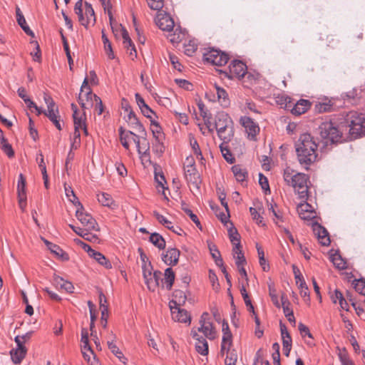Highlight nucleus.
<instances>
[{"instance_id": "nucleus-1", "label": "nucleus", "mask_w": 365, "mask_h": 365, "mask_svg": "<svg viewBox=\"0 0 365 365\" xmlns=\"http://www.w3.org/2000/svg\"><path fill=\"white\" fill-rule=\"evenodd\" d=\"M295 148L299 163L308 170L317 158V144L314 138L309 133L302 134L295 144Z\"/></svg>"}, {"instance_id": "nucleus-2", "label": "nucleus", "mask_w": 365, "mask_h": 365, "mask_svg": "<svg viewBox=\"0 0 365 365\" xmlns=\"http://www.w3.org/2000/svg\"><path fill=\"white\" fill-rule=\"evenodd\" d=\"M283 178L288 185L293 187L299 198L306 200L308 196L307 182L309 177L304 173H295L293 170L287 168L284 170Z\"/></svg>"}, {"instance_id": "nucleus-3", "label": "nucleus", "mask_w": 365, "mask_h": 365, "mask_svg": "<svg viewBox=\"0 0 365 365\" xmlns=\"http://www.w3.org/2000/svg\"><path fill=\"white\" fill-rule=\"evenodd\" d=\"M345 122L351 136L357 138L365 135V114L350 111L345 117Z\"/></svg>"}, {"instance_id": "nucleus-4", "label": "nucleus", "mask_w": 365, "mask_h": 365, "mask_svg": "<svg viewBox=\"0 0 365 365\" xmlns=\"http://www.w3.org/2000/svg\"><path fill=\"white\" fill-rule=\"evenodd\" d=\"M319 135L326 143H337L342 142V132L331 121H324L319 127Z\"/></svg>"}, {"instance_id": "nucleus-5", "label": "nucleus", "mask_w": 365, "mask_h": 365, "mask_svg": "<svg viewBox=\"0 0 365 365\" xmlns=\"http://www.w3.org/2000/svg\"><path fill=\"white\" fill-rule=\"evenodd\" d=\"M229 58L227 53L213 48H209L203 53L204 61L214 66H222L227 63Z\"/></svg>"}, {"instance_id": "nucleus-6", "label": "nucleus", "mask_w": 365, "mask_h": 365, "mask_svg": "<svg viewBox=\"0 0 365 365\" xmlns=\"http://www.w3.org/2000/svg\"><path fill=\"white\" fill-rule=\"evenodd\" d=\"M88 79L86 77L81 87V92L78 99L81 107L83 110L93 106L95 96H97L96 94L92 93L91 88L88 86Z\"/></svg>"}, {"instance_id": "nucleus-7", "label": "nucleus", "mask_w": 365, "mask_h": 365, "mask_svg": "<svg viewBox=\"0 0 365 365\" xmlns=\"http://www.w3.org/2000/svg\"><path fill=\"white\" fill-rule=\"evenodd\" d=\"M247 66L240 60H234L229 66V73L225 71V74L230 79L234 78H240L244 77L247 73Z\"/></svg>"}, {"instance_id": "nucleus-8", "label": "nucleus", "mask_w": 365, "mask_h": 365, "mask_svg": "<svg viewBox=\"0 0 365 365\" xmlns=\"http://www.w3.org/2000/svg\"><path fill=\"white\" fill-rule=\"evenodd\" d=\"M240 124L245 128L250 140H256V136L259 133V127L251 118L242 116L240 120Z\"/></svg>"}, {"instance_id": "nucleus-9", "label": "nucleus", "mask_w": 365, "mask_h": 365, "mask_svg": "<svg viewBox=\"0 0 365 365\" xmlns=\"http://www.w3.org/2000/svg\"><path fill=\"white\" fill-rule=\"evenodd\" d=\"M76 216L80 222L87 230H95L99 231L100 227L96 220L88 212H85L83 210L77 209L76 212Z\"/></svg>"}, {"instance_id": "nucleus-10", "label": "nucleus", "mask_w": 365, "mask_h": 365, "mask_svg": "<svg viewBox=\"0 0 365 365\" xmlns=\"http://www.w3.org/2000/svg\"><path fill=\"white\" fill-rule=\"evenodd\" d=\"M88 255L106 269H111V262L102 253L93 250L88 245L78 240Z\"/></svg>"}, {"instance_id": "nucleus-11", "label": "nucleus", "mask_w": 365, "mask_h": 365, "mask_svg": "<svg viewBox=\"0 0 365 365\" xmlns=\"http://www.w3.org/2000/svg\"><path fill=\"white\" fill-rule=\"evenodd\" d=\"M123 108H125V110L126 112H128V118L126 120H127L128 125L132 128L135 129L138 133H139L142 135H146L147 133H146V130H145L144 126L139 121L135 113L132 110L130 106H129L128 104H126Z\"/></svg>"}, {"instance_id": "nucleus-12", "label": "nucleus", "mask_w": 365, "mask_h": 365, "mask_svg": "<svg viewBox=\"0 0 365 365\" xmlns=\"http://www.w3.org/2000/svg\"><path fill=\"white\" fill-rule=\"evenodd\" d=\"M187 165L185 167V177L188 182L192 184H197L199 180V174L195 166V160L192 157H187L186 158Z\"/></svg>"}, {"instance_id": "nucleus-13", "label": "nucleus", "mask_w": 365, "mask_h": 365, "mask_svg": "<svg viewBox=\"0 0 365 365\" xmlns=\"http://www.w3.org/2000/svg\"><path fill=\"white\" fill-rule=\"evenodd\" d=\"M170 307L172 314V318L177 322L186 323L190 322L191 319L189 313L184 309H180L177 302L172 301L170 302Z\"/></svg>"}, {"instance_id": "nucleus-14", "label": "nucleus", "mask_w": 365, "mask_h": 365, "mask_svg": "<svg viewBox=\"0 0 365 365\" xmlns=\"http://www.w3.org/2000/svg\"><path fill=\"white\" fill-rule=\"evenodd\" d=\"M146 135H143L141 138L143 141L140 142V136L134 133L132 140L135 143L137 150L141 158H146L150 157V143L147 140Z\"/></svg>"}, {"instance_id": "nucleus-15", "label": "nucleus", "mask_w": 365, "mask_h": 365, "mask_svg": "<svg viewBox=\"0 0 365 365\" xmlns=\"http://www.w3.org/2000/svg\"><path fill=\"white\" fill-rule=\"evenodd\" d=\"M17 195L19 205L22 211H24L26 207V178L23 174H20L17 183Z\"/></svg>"}, {"instance_id": "nucleus-16", "label": "nucleus", "mask_w": 365, "mask_h": 365, "mask_svg": "<svg viewBox=\"0 0 365 365\" xmlns=\"http://www.w3.org/2000/svg\"><path fill=\"white\" fill-rule=\"evenodd\" d=\"M155 21L156 25L163 31H170L174 27V21L167 13L159 12Z\"/></svg>"}, {"instance_id": "nucleus-17", "label": "nucleus", "mask_w": 365, "mask_h": 365, "mask_svg": "<svg viewBox=\"0 0 365 365\" xmlns=\"http://www.w3.org/2000/svg\"><path fill=\"white\" fill-rule=\"evenodd\" d=\"M312 226L313 232L317 236L319 242L323 246H329L331 241L327 230L317 222H312Z\"/></svg>"}, {"instance_id": "nucleus-18", "label": "nucleus", "mask_w": 365, "mask_h": 365, "mask_svg": "<svg viewBox=\"0 0 365 365\" xmlns=\"http://www.w3.org/2000/svg\"><path fill=\"white\" fill-rule=\"evenodd\" d=\"M191 336L196 341L195 345L196 351L202 356H207L208 354L209 349L208 343L206 339L200 336L195 329H192Z\"/></svg>"}, {"instance_id": "nucleus-19", "label": "nucleus", "mask_w": 365, "mask_h": 365, "mask_svg": "<svg viewBox=\"0 0 365 365\" xmlns=\"http://www.w3.org/2000/svg\"><path fill=\"white\" fill-rule=\"evenodd\" d=\"M297 212L301 219L304 220H312L317 217L314 207L305 201L297 206Z\"/></svg>"}, {"instance_id": "nucleus-20", "label": "nucleus", "mask_w": 365, "mask_h": 365, "mask_svg": "<svg viewBox=\"0 0 365 365\" xmlns=\"http://www.w3.org/2000/svg\"><path fill=\"white\" fill-rule=\"evenodd\" d=\"M43 99L47 105V110L43 111V114L48 117L51 121H53V119L58 118L60 116L58 109L50 96L44 94Z\"/></svg>"}, {"instance_id": "nucleus-21", "label": "nucleus", "mask_w": 365, "mask_h": 365, "mask_svg": "<svg viewBox=\"0 0 365 365\" xmlns=\"http://www.w3.org/2000/svg\"><path fill=\"white\" fill-rule=\"evenodd\" d=\"M215 125L216 130L218 132V130L221 131V130L232 125L233 122L227 113L225 112H218L215 115Z\"/></svg>"}, {"instance_id": "nucleus-22", "label": "nucleus", "mask_w": 365, "mask_h": 365, "mask_svg": "<svg viewBox=\"0 0 365 365\" xmlns=\"http://www.w3.org/2000/svg\"><path fill=\"white\" fill-rule=\"evenodd\" d=\"M180 254L177 248H168L166 253L163 255L162 259L168 265H175L178 262Z\"/></svg>"}, {"instance_id": "nucleus-23", "label": "nucleus", "mask_w": 365, "mask_h": 365, "mask_svg": "<svg viewBox=\"0 0 365 365\" xmlns=\"http://www.w3.org/2000/svg\"><path fill=\"white\" fill-rule=\"evenodd\" d=\"M153 215L155 217L157 220L164 225L168 229L172 230L173 232L178 235H182V234L184 232V231L178 226L174 227L172 225V222L169 221L165 217L160 215L157 211H153Z\"/></svg>"}, {"instance_id": "nucleus-24", "label": "nucleus", "mask_w": 365, "mask_h": 365, "mask_svg": "<svg viewBox=\"0 0 365 365\" xmlns=\"http://www.w3.org/2000/svg\"><path fill=\"white\" fill-rule=\"evenodd\" d=\"M161 277L162 272L160 271H155L153 272V275L151 278H149V279L145 282L149 290L154 292L160 284L162 287H163V281Z\"/></svg>"}, {"instance_id": "nucleus-25", "label": "nucleus", "mask_w": 365, "mask_h": 365, "mask_svg": "<svg viewBox=\"0 0 365 365\" xmlns=\"http://www.w3.org/2000/svg\"><path fill=\"white\" fill-rule=\"evenodd\" d=\"M311 107V103L308 100L301 99L298 101L291 109V113L295 115H300L306 113Z\"/></svg>"}, {"instance_id": "nucleus-26", "label": "nucleus", "mask_w": 365, "mask_h": 365, "mask_svg": "<svg viewBox=\"0 0 365 365\" xmlns=\"http://www.w3.org/2000/svg\"><path fill=\"white\" fill-rule=\"evenodd\" d=\"M200 325V327L195 329L197 333L202 332L206 338L210 340H213L215 338L216 331L211 322Z\"/></svg>"}, {"instance_id": "nucleus-27", "label": "nucleus", "mask_w": 365, "mask_h": 365, "mask_svg": "<svg viewBox=\"0 0 365 365\" xmlns=\"http://www.w3.org/2000/svg\"><path fill=\"white\" fill-rule=\"evenodd\" d=\"M122 37L123 39V43L125 48H129L131 47V51L130 52V56L133 60L137 56V51L135 47L134 43L131 41L129 34L125 29H122Z\"/></svg>"}, {"instance_id": "nucleus-28", "label": "nucleus", "mask_w": 365, "mask_h": 365, "mask_svg": "<svg viewBox=\"0 0 365 365\" xmlns=\"http://www.w3.org/2000/svg\"><path fill=\"white\" fill-rule=\"evenodd\" d=\"M136 103L144 116L151 118V114L153 113V110L145 103L144 99L139 93L135 95Z\"/></svg>"}, {"instance_id": "nucleus-29", "label": "nucleus", "mask_w": 365, "mask_h": 365, "mask_svg": "<svg viewBox=\"0 0 365 365\" xmlns=\"http://www.w3.org/2000/svg\"><path fill=\"white\" fill-rule=\"evenodd\" d=\"M98 202L106 207L111 209H115L117 205L110 195L106 192H101L97 195Z\"/></svg>"}, {"instance_id": "nucleus-30", "label": "nucleus", "mask_w": 365, "mask_h": 365, "mask_svg": "<svg viewBox=\"0 0 365 365\" xmlns=\"http://www.w3.org/2000/svg\"><path fill=\"white\" fill-rule=\"evenodd\" d=\"M120 140L122 145L126 149H129V142L132 140L134 133L130 130H125L120 127L119 128Z\"/></svg>"}, {"instance_id": "nucleus-31", "label": "nucleus", "mask_w": 365, "mask_h": 365, "mask_svg": "<svg viewBox=\"0 0 365 365\" xmlns=\"http://www.w3.org/2000/svg\"><path fill=\"white\" fill-rule=\"evenodd\" d=\"M217 135L222 140V143L227 144L234 136L233 125L226 128L225 129L221 130V131L218 130Z\"/></svg>"}, {"instance_id": "nucleus-32", "label": "nucleus", "mask_w": 365, "mask_h": 365, "mask_svg": "<svg viewBox=\"0 0 365 365\" xmlns=\"http://www.w3.org/2000/svg\"><path fill=\"white\" fill-rule=\"evenodd\" d=\"M215 89L217 95L218 102L225 108H227L230 104V101L228 98L227 91L220 86H215Z\"/></svg>"}, {"instance_id": "nucleus-33", "label": "nucleus", "mask_w": 365, "mask_h": 365, "mask_svg": "<svg viewBox=\"0 0 365 365\" xmlns=\"http://www.w3.org/2000/svg\"><path fill=\"white\" fill-rule=\"evenodd\" d=\"M232 171L238 182H243L247 178V170L240 165L232 166Z\"/></svg>"}, {"instance_id": "nucleus-34", "label": "nucleus", "mask_w": 365, "mask_h": 365, "mask_svg": "<svg viewBox=\"0 0 365 365\" xmlns=\"http://www.w3.org/2000/svg\"><path fill=\"white\" fill-rule=\"evenodd\" d=\"M232 255L237 267L244 266L246 264V259L241 250V246H235L232 250Z\"/></svg>"}, {"instance_id": "nucleus-35", "label": "nucleus", "mask_w": 365, "mask_h": 365, "mask_svg": "<svg viewBox=\"0 0 365 365\" xmlns=\"http://www.w3.org/2000/svg\"><path fill=\"white\" fill-rule=\"evenodd\" d=\"M175 273L172 268L168 267L165 270L163 284H165L166 289L170 290L175 281Z\"/></svg>"}, {"instance_id": "nucleus-36", "label": "nucleus", "mask_w": 365, "mask_h": 365, "mask_svg": "<svg viewBox=\"0 0 365 365\" xmlns=\"http://www.w3.org/2000/svg\"><path fill=\"white\" fill-rule=\"evenodd\" d=\"M0 148L9 158L14 156V151L11 144H9L6 139L3 136L2 131L0 130Z\"/></svg>"}, {"instance_id": "nucleus-37", "label": "nucleus", "mask_w": 365, "mask_h": 365, "mask_svg": "<svg viewBox=\"0 0 365 365\" xmlns=\"http://www.w3.org/2000/svg\"><path fill=\"white\" fill-rule=\"evenodd\" d=\"M150 129L153 135L154 139L155 141H159L160 140H164L165 135L164 133L162 131V128L155 120H151V125H150Z\"/></svg>"}, {"instance_id": "nucleus-38", "label": "nucleus", "mask_w": 365, "mask_h": 365, "mask_svg": "<svg viewBox=\"0 0 365 365\" xmlns=\"http://www.w3.org/2000/svg\"><path fill=\"white\" fill-rule=\"evenodd\" d=\"M190 139V144L192 148L193 153L196 155L197 158L201 161L202 163V161L205 160L200 148L199 146V144L197 141V140L194 138L193 135H189Z\"/></svg>"}, {"instance_id": "nucleus-39", "label": "nucleus", "mask_w": 365, "mask_h": 365, "mask_svg": "<svg viewBox=\"0 0 365 365\" xmlns=\"http://www.w3.org/2000/svg\"><path fill=\"white\" fill-rule=\"evenodd\" d=\"M27 349H11L10 351L12 361L14 364H20L21 361L25 358Z\"/></svg>"}, {"instance_id": "nucleus-40", "label": "nucleus", "mask_w": 365, "mask_h": 365, "mask_svg": "<svg viewBox=\"0 0 365 365\" xmlns=\"http://www.w3.org/2000/svg\"><path fill=\"white\" fill-rule=\"evenodd\" d=\"M150 242L160 250H163L165 247V241L164 238L158 233H153L150 236Z\"/></svg>"}, {"instance_id": "nucleus-41", "label": "nucleus", "mask_w": 365, "mask_h": 365, "mask_svg": "<svg viewBox=\"0 0 365 365\" xmlns=\"http://www.w3.org/2000/svg\"><path fill=\"white\" fill-rule=\"evenodd\" d=\"M108 346L111 352L117 356L123 364H126L128 359L124 356L123 354L118 349L113 340L108 341Z\"/></svg>"}, {"instance_id": "nucleus-42", "label": "nucleus", "mask_w": 365, "mask_h": 365, "mask_svg": "<svg viewBox=\"0 0 365 365\" xmlns=\"http://www.w3.org/2000/svg\"><path fill=\"white\" fill-rule=\"evenodd\" d=\"M54 281L57 286H59L61 289L66 290L67 292H73L74 287L71 282L64 280L60 277H56Z\"/></svg>"}, {"instance_id": "nucleus-43", "label": "nucleus", "mask_w": 365, "mask_h": 365, "mask_svg": "<svg viewBox=\"0 0 365 365\" xmlns=\"http://www.w3.org/2000/svg\"><path fill=\"white\" fill-rule=\"evenodd\" d=\"M280 331L282 339V345L292 346V338L285 324L280 323Z\"/></svg>"}, {"instance_id": "nucleus-44", "label": "nucleus", "mask_w": 365, "mask_h": 365, "mask_svg": "<svg viewBox=\"0 0 365 365\" xmlns=\"http://www.w3.org/2000/svg\"><path fill=\"white\" fill-rule=\"evenodd\" d=\"M73 124L75 130H80L86 125V117L85 112L79 113V115H73Z\"/></svg>"}, {"instance_id": "nucleus-45", "label": "nucleus", "mask_w": 365, "mask_h": 365, "mask_svg": "<svg viewBox=\"0 0 365 365\" xmlns=\"http://www.w3.org/2000/svg\"><path fill=\"white\" fill-rule=\"evenodd\" d=\"M269 210L272 211L273 213V215L274 216V220L275 221V223L279 226L281 227L279 225L280 222L284 221V217L283 215V213L277 209V205L276 204H270V207L269 208Z\"/></svg>"}, {"instance_id": "nucleus-46", "label": "nucleus", "mask_w": 365, "mask_h": 365, "mask_svg": "<svg viewBox=\"0 0 365 365\" xmlns=\"http://www.w3.org/2000/svg\"><path fill=\"white\" fill-rule=\"evenodd\" d=\"M102 39H103V42L104 44V49H105L106 53L107 54L108 57L110 59L115 58V55L113 51L111 43L109 41L106 35L104 34L103 31H102Z\"/></svg>"}, {"instance_id": "nucleus-47", "label": "nucleus", "mask_w": 365, "mask_h": 365, "mask_svg": "<svg viewBox=\"0 0 365 365\" xmlns=\"http://www.w3.org/2000/svg\"><path fill=\"white\" fill-rule=\"evenodd\" d=\"M220 151L225 159V160L229 163H233L235 161V158L231 153L228 145L225 143H221L220 145Z\"/></svg>"}, {"instance_id": "nucleus-48", "label": "nucleus", "mask_w": 365, "mask_h": 365, "mask_svg": "<svg viewBox=\"0 0 365 365\" xmlns=\"http://www.w3.org/2000/svg\"><path fill=\"white\" fill-rule=\"evenodd\" d=\"M228 234L231 242L234 244L235 246L240 247V236L237 229L234 227L229 228Z\"/></svg>"}, {"instance_id": "nucleus-49", "label": "nucleus", "mask_w": 365, "mask_h": 365, "mask_svg": "<svg viewBox=\"0 0 365 365\" xmlns=\"http://www.w3.org/2000/svg\"><path fill=\"white\" fill-rule=\"evenodd\" d=\"M85 16L86 17V19L88 20L89 25H93L95 24L96 16L94 10L91 5L88 4L87 2L85 4Z\"/></svg>"}, {"instance_id": "nucleus-50", "label": "nucleus", "mask_w": 365, "mask_h": 365, "mask_svg": "<svg viewBox=\"0 0 365 365\" xmlns=\"http://www.w3.org/2000/svg\"><path fill=\"white\" fill-rule=\"evenodd\" d=\"M331 261L334 263L335 267L339 269H344L346 268V262L341 258V255L338 253L331 255Z\"/></svg>"}, {"instance_id": "nucleus-51", "label": "nucleus", "mask_w": 365, "mask_h": 365, "mask_svg": "<svg viewBox=\"0 0 365 365\" xmlns=\"http://www.w3.org/2000/svg\"><path fill=\"white\" fill-rule=\"evenodd\" d=\"M237 361V354L235 349H232L227 352V356L225 360V365H236Z\"/></svg>"}, {"instance_id": "nucleus-52", "label": "nucleus", "mask_w": 365, "mask_h": 365, "mask_svg": "<svg viewBox=\"0 0 365 365\" xmlns=\"http://www.w3.org/2000/svg\"><path fill=\"white\" fill-rule=\"evenodd\" d=\"M225 343H228V346H232V333H224V334L222 335L221 349H220V354L222 355L225 354Z\"/></svg>"}, {"instance_id": "nucleus-53", "label": "nucleus", "mask_w": 365, "mask_h": 365, "mask_svg": "<svg viewBox=\"0 0 365 365\" xmlns=\"http://www.w3.org/2000/svg\"><path fill=\"white\" fill-rule=\"evenodd\" d=\"M269 297H271V299H272V302H273V304L277 307H278V308L280 307V303L278 299L277 291H276L274 285L272 284H269Z\"/></svg>"}, {"instance_id": "nucleus-54", "label": "nucleus", "mask_w": 365, "mask_h": 365, "mask_svg": "<svg viewBox=\"0 0 365 365\" xmlns=\"http://www.w3.org/2000/svg\"><path fill=\"white\" fill-rule=\"evenodd\" d=\"M146 1L152 10L160 11L164 6V0H146Z\"/></svg>"}, {"instance_id": "nucleus-55", "label": "nucleus", "mask_w": 365, "mask_h": 365, "mask_svg": "<svg viewBox=\"0 0 365 365\" xmlns=\"http://www.w3.org/2000/svg\"><path fill=\"white\" fill-rule=\"evenodd\" d=\"M163 140H160L159 141L155 140L153 143V151L158 155H161L165 151Z\"/></svg>"}, {"instance_id": "nucleus-56", "label": "nucleus", "mask_w": 365, "mask_h": 365, "mask_svg": "<svg viewBox=\"0 0 365 365\" xmlns=\"http://www.w3.org/2000/svg\"><path fill=\"white\" fill-rule=\"evenodd\" d=\"M184 53L188 56H192L197 49V45L192 41H190L185 45Z\"/></svg>"}, {"instance_id": "nucleus-57", "label": "nucleus", "mask_w": 365, "mask_h": 365, "mask_svg": "<svg viewBox=\"0 0 365 365\" xmlns=\"http://www.w3.org/2000/svg\"><path fill=\"white\" fill-rule=\"evenodd\" d=\"M50 245L51 247L48 249L56 256L61 258H64V256L66 255L64 251L58 245L55 244H51Z\"/></svg>"}, {"instance_id": "nucleus-58", "label": "nucleus", "mask_w": 365, "mask_h": 365, "mask_svg": "<svg viewBox=\"0 0 365 365\" xmlns=\"http://www.w3.org/2000/svg\"><path fill=\"white\" fill-rule=\"evenodd\" d=\"M94 110L97 112L98 115H101L103 111V106L102 101L100 97L95 96V101L93 102Z\"/></svg>"}, {"instance_id": "nucleus-59", "label": "nucleus", "mask_w": 365, "mask_h": 365, "mask_svg": "<svg viewBox=\"0 0 365 365\" xmlns=\"http://www.w3.org/2000/svg\"><path fill=\"white\" fill-rule=\"evenodd\" d=\"M90 230H87V228L84 229L83 231V233H82L83 236H81V237H83L86 240H88L90 242H97L98 240V237L96 235H93V234L90 233L88 232Z\"/></svg>"}, {"instance_id": "nucleus-60", "label": "nucleus", "mask_w": 365, "mask_h": 365, "mask_svg": "<svg viewBox=\"0 0 365 365\" xmlns=\"http://www.w3.org/2000/svg\"><path fill=\"white\" fill-rule=\"evenodd\" d=\"M259 183L261 185L262 190H264V191H270L268 180L267 177H265L262 173H259Z\"/></svg>"}, {"instance_id": "nucleus-61", "label": "nucleus", "mask_w": 365, "mask_h": 365, "mask_svg": "<svg viewBox=\"0 0 365 365\" xmlns=\"http://www.w3.org/2000/svg\"><path fill=\"white\" fill-rule=\"evenodd\" d=\"M299 288L300 289V295L309 299V289L304 280H302V282L299 284Z\"/></svg>"}, {"instance_id": "nucleus-62", "label": "nucleus", "mask_w": 365, "mask_h": 365, "mask_svg": "<svg viewBox=\"0 0 365 365\" xmlns=\"http://www.w3.org/2000/svg\"><path fill=\"white\" fill-rule=\"evenodd\" d=\"M81 144V133L80 130H75L73 136L72 148L76 149Z\"/></svg>"}, {"instance_id": "nucleus-63", "label": "nucleus", "mask_w": 365, "mask_h": 365, "mask_svg": "<svg viewBox=\"0 0 365 365\" xmlns=\"http://www.w3.org/2000/svg\"><path fill=\"white\" fill-rule=\"evenodd\" d=\"M298 328H299V331L300 332V334L302 335V337H304L305 336H307L308 337H309L311 339L313 338L312 337V334H311L308 327H307L306 325H304L302 323H299V326H298Z\"/></svg>"}, {"instance_id": "nucleus-64", "label": "nucleus", "mask_w": 365, "mask_h": 365, "mask_svg": "<svg viewBox=\"0 0 365 365\" xmlns=\"http://www.w3.org/2000/svg\"><path fill=\"white\" fill-rule=\"evenodd\" d=\"M354 288L356 292L361 294L365 295V280H357L354 284Z\"/></svg>"}]
</instances>
